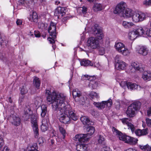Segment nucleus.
Wrapping results in <instances>:
<instances>
[{
  "label": "nucleus",
  "instance_id": "obj_1",
  "mask_svg": "<svg viewBox=\"0 0 151 151\" xmlns=\"http://www.w3.org/2000/svg\"><path fill=\"white\" fill-rule=\"evenodd\" d=\"M45 95L47 102L52 104V109L55 110H60V111L65 112L68 113V116L71 120V119L76 121L78 119L75 111L72 109L70 105H66L64 103L66 96L60 93H56L53 91L46 90Z\"/></svg>",
  "mask_w": 151,
  "mask_h": 151
},
{
  "label": "nucleus",
  "instance_id": "obj_2",
  "mask_svg": "<svg viewBox=\"0 0 151 151\" xmlns=\"http://www.w3.org/2000/svg\"><path fill=\"white\" fill-rule=\"evenodd\" d=\"M92 33L95 35L96 38L92 37L88 38L87 41V46L92 49L98 48L99 47V40H101L103 37L102 29L99 26L96 24L92 28Z\"/></svg>",
  "mask_w": 151,
  "mask_h": 151
},
{
  "label": "nucleus",
  "instance_id": "obj_3",
  "mask_svg": "<svg viewBox=\"0 0 151 151\" xmlns=\"http://www.w3.org/2000/svg\"><path fill=\"white\" fill-rule=\"evenodd\" d=\"M24 114L23 117L24 120L27 121L30 118L32 127L35 138H38L39 136V129L38 127L37 116L35 115L32 114V112L29 106H26L24 107Z\"/></svg>",
  "mask_w": 151,
  "mask_h": 151
},
{
  "label": "nucleus",
  "instance_id": "obj_4",
  "mask_svg": "<svg viewBox=\"0 0 151 151\" xmlns=\"http://www.w3.org/2000/svg\"><path fill=\"white\" fill-rule=\"evenodd\" d=\"M141 105V104L139 101H135L131 104L126 112L127 116L130 118L134 117L136 112L140 109Z\"/></svg>",
  "mask_w": 151,
  "mask_h": 151
},
{
  "label": "nucleus",
  "instance_id": "obj_5",
  "mask_svg": "<svg viewBox=\"0 0 151 151\" xmlns=\"http://www.w3.org/2000/svg\"><path fill=\"white\" fill-rule=\"evenodd\" d=\"M115 46L116 50L124 55L126 56L129 54L128 50L125 48L124 45L122 43L119 42H116Z\"/></svg>",
  "mask_w": 151,
  "mask_h": 151
},
{
  "label": "nucleus",
  "instance_id": "obj_6",
  "mask_svg": "<svg viewBox=\"0 0 151 151\" xmlns=\"http://www.w3.org/2000/svg\"><path fill=\"white\" fill-rule=\"evenodd\" d=\"M95 78L93 76H89L88 75H85L81 77L82 80H88L90 81L88 85L89 87L92 89L96 88L98 86V84L96 81H93Z\"/></svg>",
  "mask_w": 151,
  "mask_h": 151
},
{
  "label": "nucleus",
  "instance_id": "obj_7",
  "mask_svg": "<svg viewBox=\"0 0 151 151\" xmlns=\"http://www.w3.org/2000/svg\"><path fill=\"white\" fill-rule=\"evenodd\" d=\"M93 104L99 109H102L104 108L105 106L108 107L111 106L112 104V100L109 99L108 101H102L101 102H94Z\"/></svg>",
  "mask_w": 151,
  "mask_h": 151
},
{
  "label": "nucleus",
  "instance_id": "obj_8",
  "mask_svg": "<svg viewBox=\"0 0 151 151\" xmlns=\"http://www.w3.org/2000/svg\"><path fill=\"white\" fill-rule=\"evenodd\" d=\"M126 4L125 3H121L116 6L114 12L115 14H117L121 17L123 16Z\"/></svg>",
  "mask_w": 151,
  "mask_h": 151
},
{
  "label": "nucleus",
  "instance_id": "obj_9",
  "mask_svg": "<svg viewBox=\"0 0 151 151\" xmlns=\"http://www.w3.org/2000/svg\"><path fill=\"white\" fill-rule=\"evenodd\" d=\"M55 25L56 24L55 23L51 22L48 30L50 35L51 36L52 39L53 41V43L55 42L54 39L56 38Z\"/></svg>",
  "mask_w": 151,
  "mask_h": 151
},
{
  "label": "nucleus",
  "instance_id": "obj_10",
  "mask_svg": "<svg viewBox=\"0 0 151 151\" xmlns=\"http://www.w3.org/2000/svg\"><path fill=\"white\" fill-rule=\"evenodd\" d=\"M132 20L135 22L142 21L147 17L145 14L142 13H134V12L132 16Z\"/></svg>",
  "mask_w": 151,
  "mask_h": 151
},
{
  "label": "nucleus",
  "instance_id": "obj_11",
  "mask_svg": "<svg viewBox=\"0 0 151 151\" xmlns=\"http://www.w3.org/2000/svg\"><path fill=\"white\" fill-rule=\"evenodd\" d=\"M60 121L65 124H68L71 123V120L69 118L68 114L66 112L60 114L58 116Z\"/></svg>",
  "mask_w": 151,
  "mask_h": 151
},
{
  "label": "nucleus",
  "instance_id": "obj_12",
  "mask_svg": "<svg viewBox=\"0 0 151 151\" xmlns=\"http://www.w3.org/2000/svg\"><path fill=\"white\" fill-rule=\"evenodd\" d=\"M112 130L119 136V138L120 140H122L124 141L125 142L128 144L129 140V136L125 135H123L122 132L114 127L113 128Z\"/></svg>",
  "mask_w": 151,
  "mask_h": 151
},
{
  "label": "nucleus",
  "instance_id": "obj_13",
  "mask_svg": "<svg viewBox=\"0 0 151 151\" xmlns=\"http://www.w3.org/2000/svg\"><path fill=\"white\" fill-rule=\"evenodd\" d=\"M112 130L119 136V138L120 140H122L124 141L125 142L128 144L129 140V136L125 135H123L122 132L114 127L113 128Z\"/></svg>",
  "mask_w": 151,
  "mask_h": 151
},
{
  "label": "nucleus",
  "instance_id": "obj_14",
  "mask_svg": "<svg viewBox=\"0 0 151 151\" xmlns=\"http://www.w3.org/2000/svg\"><path fill=\"white\" fill-rule=\"evenodd\" d=\"M88 136L86 134H78L75 136L74 140L80 142H84L88 140Z\"/></svg>",
  "mask_w": 151,
  "mask_h": 151
},
{
  "label": "nucleus",
  "instance_id": "obj_15",
  "mask_svg": "<svg viewBox=\"0 0 151 151\" xmlns=\"http://www.w3.org/2000/svg\"><path fill=\"white\" fill-rule=\"evenodd\" d=\"M121 120L124 124H126L127 125L128 127V129H130L131 130L132 133H133L134 131L135 126L133 124L129 122V121L131 120V119L127 118H124L121 119Z\"/></svg>",
  "mask_w": 151,
  "mask_h": 151
},
{
  "label": "nucleus",
  "instance_id": "obj_16",
  "mask_svg": "<svg viewBox=\"0 0 151 151\" xmlns=\"http://www.w3.org/2000/svg\"><path fill=\"white\" fill-rule=\"evenodd\" d=\"M66 8L65 7L59 6L55 10L54 15L55 16H60L63 17L65 14Z\"/></svg>",
  "mask_w": 151,
  "mask_h": 151
},
{
  "label": "nucleus",
  "instance_id": "obj_17",
  "mask_svg": "<svg viewBox=\"0 0 151 151\" xmlns=\"http://www.w3.org/2000/svg\"><path fill=\"white\" fill-rule=\"evenodd\" d=\"M134 132L137 136L140 137L147 135L148 134V129L147 128L143 129H137L136 130L135 127L133 133Z\"/></svg>",
  "mask_w": 151,
  "mask_h": 151
},
{
  "label": "nucleus",
  "instance_id": "obj_18",
  "mask_svg": "<svg viewBox=\"0 0 151 151\" xmlns=\"http://www.w3.org/2000/svg\"><path fill=\"white\" fill-rule=\"evenodd\" d=\"M10 121L12 124L16 126H19L21 123V119L19 117L14 115L10 118Z\"/></svg>",
  "mask_w": 151,
  "mask_h": 151
},
{
  "label": "nucleus",
  "instance_id": "obj_19",
  "mask_svg": "<svg viewBox=\"0 0 151 151\" xmlns=\"http://www.w3.org/2000/svg\"><path fill=\"white\" fill-rule=\"evenodd\" d=\"M131 65L136 70L142 72L144 70L143 65L141 63L137 62H134L131 64Z\"/></svg>",
  "mask_w": 151,
  "mask_h": 151
},
{
  "label": "nucleus",
  "instance_id": "obj_20",
  "mask_svg": "<svg viewBox=\"0 0 151 151\" xmlns=\"http://www.w3.org/2000/svg\"><path fill=\"white\" fill-rule=\"evenodd\" d=\"M19 2L21 5L26 7L34 4V0H19Z\"/></svg>",
  "mask_w": 151,
  "mask_h": 151
},
{
  "label": "nucleus",
  "instance_id": "obj_21",
  "mask_svg": "<svg viewBox=\"0 0 151 151\" xmlns=\"http://www.w3.org/2000/svg\"><path fill=\"white\" fill-rule=\"evenodd\" d=\"M49 121L47 119H44L42 121V124L41 126V129L42 132H45L48 128Z\"/></svg>",
  "mask_w": 151,
  "mask_h": 151
},
{
  "label": "nucleus",
  "instance_id": "obj_22",
  "mask_svg": "<svg viewBox=\"0 0 151 151\" xmlns=\"http://www.w3.org/2000/svg\"><path fill=\"white\" fill-rule=\"evenodd\" d=\"M80 120L84 125H93V122L91 121L87 116H84L80 118Z\"/></svg>",
  "mask_w": 151,
  "mask_h": 151
},
{
  "label": "nucleus",
  "instance_id": "obj_23",
  "mask_svg": "<svg viewBox=\"0 0 151 151\" xmlns=\"http://www.w3.org/2000/svg\"><path fill=\"white\" fill-rule=\"evenodd\" d=\"M125 84L126 85L128 88L131 90L138 89V87H139V88H140L139 86L137 85L135 83L132 82H126L125 83Z\"/></svg>",
  "mask_w": 151,
  "mask_h": 151
},
{
  "label": "nucleus",
  "instance_id": "obj_24",
  "mask_svg": "<svg viewBox=\"0 0 151 151\" xmlns=\"http://www.w3.org/2000/svg\"><path fill=\"white\" fill-rule=\"evenodd\" d=\"M142 78L144 81L150 80L151 79V72L149 71H144L142 73Z\"/></svg>",
  "mask_w": 151,
  "mask_h": 151
},
{
  "label": "nucleus",
  "instance_id": "obj_25",
  "mask_svg": "<svg viewBox=\"0 0 151 151\" xmlns=\"http://www.w3.org/2000/svg\"><path fill=\"white\" fill-rule=\"evenodd\" d=\"M77 151H88L87 145L84 144H78L76 146Z\"/></svg>",
  "mask_w": 151,
  "mask_h": 151
},
{
  "label": "nucleus",
  "instance_id": "obj_26",
  "mask_svg": "<svg viewBox=\"0 0 151 151\" xmlns=\"http://www.w3.org/2000/svg\"><path fill=\"white\" fill-rule=\"evenodd\" d=\"M29 20L31 22H37L38 21V17L36 12H33L28 17Z\"/></svg>",
  "mask_w": 151,
  "mask_h": 151
},
{
  "label": "nucleus",
  "instance_id": "obj_27",
  "mask_svg": "<svg viewBox=\"0 0 151 151\" xmlns=\"http://www.w3.org/2000/svg\"><path fill=\"white\" fill-rule=\"evenodd\" d=\"M81 65L84 66H93V63L91 61L86 59H83L80 62Z\"/></svg>",
  "mask_w": 151,
  "mask_h": 151
},
{
  "label": "nucleus",
  "instance_id": "obj_28",
  "mask_svg": "<svg viewBox=\"0 0 151 151\" xmlns=\"http://www.w3.org/2000/svg\"><path fill=\"white\" fill-rule=\"evenodd\" d=\"M115 66L118 70H123L126 66V64L124 62L121 61L116 64H115Z\"/></svg>",
  "mask_w": 151,
  "mask_h": 151
},
{
  "label": "nucleus",
  "instance_id": "obj_29",
  "mask_svg": "<svg viewBox=\"0 0 151 151\" xmlns=\"http://www.w3.org/2000/svg\"><path fill=\"white\" fill-rule=\"evenodd\" d=\"M134 12L131 9H127L125 11V12H124L123 16L122 17L124 18H128L132 17Z\"/></svg>",
  "mask_w": 151,
  "mask_h": 151
},
{
  "label": "nucleus",
  "instance_id": "obj_30",
  "mask_svg": "<svg viewBox=\"0 0 151 151\" xmlns=\"http://www.w3.org/2000/svg\"><path fill=\"white\" fill-rule=\"evenodd\" d=\"M73 98L74 99L77 98H79L82 96L81 91L78 89H75L73 90L72 93Z\"/></svg>",
  "mask_w": 151,
  "mask_h": 151
},
{
  "label": "nucleus",
  "instance_id": "obj_31",
  "mask_svg": "<svg viewBox=\"0 0 151 151\" xmlns=\"http://www.w3.org/2000/svg\"><path fill=\"white\" fill-rule=\"evenodd\" d=\"M136 32L137 36H141L143 35H145V30L141 27H138L134 30Z\"/></svg>",
  "mask_w": 151,
  "mask_h": 151
},
{
  "label": "nucleus",
  "instance_id": "obj_32",
  "mask_svg": "<svg viewBox=\"0 0 151 151\" xmlns=\"http://www.w3.org/2000/svg\"><path fill=\"white\" fill-rule=\"evenodd\" d=\"M95 131L94 127L93 126H89L86 129L87 135L91 136L93 134Z\"/></svg>",
  "mask_w": 151,
  "mask_h": 151
},
{
  "label": "nucleus",
  "instance_id": "obj_33",
  "mask_svg": "<svg viewBox=\"0 0 151 151\" xmlns=\"http://www.w3.org/2000/svg\"><path fill=\"white\" fill-rule=\"evenodd\" d=\"M137 51L139 54L144 56L146 55L147 53V51L146 48L144 47L138 49Z\"/></svg>",
  "mask_w": 151,
  "mask_h": 151
},
{
  "label": "nucleus",
  "instance_id": "obj_34",
  "mask_svg": "<svg viewBox=\"0 0 151 151\" xmlns=\"http://www.w3.org/2000/svg\"><path fill=\"white\" fill-rule=\"evenodd\" d=\"M138 36L134 30L129 32L128 34V37L131 40H134Z\"/></svg>",
  "mask_w": 151,
  "mask_h": 151
},
{
  "label": "nucleus",
  "instance_id": "obj_35",
  "mask_svg": "<svg viewBox=\"0 0 151 151\" xmlns=\"http://www.w3.org/2000/svg\"><path fill=\"white\" fill-rule=\"evenodd\" d=\"M20 93L22 95L26 94L28 91V88L26 85H24L20 88Z\"/></svg>",
  "mask_w": 151,
  "mask_h": 151
},
{
  "label": "nucleus",
  "instance_id": "obj_36",
  "mask_svg": "<svg viewBox=\"0 0 151 151\" xmlns=\"http://www.w3.org/2000/svg\"><path fill=\"white\" fill-rule=\"evenodd\" d=\"M139 147L143 151H150L151 150V147L147 144L145 145H139Z\"/></svg>",
  "mask_w": 151,
  "mask_h": 151
},
{
  "label": "nucleus",
  "instance_id": "obj_37",
  "mask_svg": "<svg viewBox=\"0 0 151 151\" xmlns=\"http://www.w3.org/2000/svg\"><path fill=\"white\" fill-rule=\"evenodd\" d=\"M123 26L125 28L128 29L131 27L134 24L130 22H128L123 21L122 23Z\"/></svg>",
  "mask_w": 151,
  "mask_h": 151
},
{
  "label": "nucleus",
  "instance_id": "obj_38",
  "mask_svg": "<svg viewBox=\"0 0 151 151\" xmlns=\"http://www.w3.org/2000/svg\"><path fill=\"white\" fill-rule=\"evenodd\" d=\"M93 8L95 11H101L103 9L102 5L100 4H94Z\"/></svg>",
  "mask_w": 151,
  "mask_h": 151
},
{
  "label": "nucleus",
  "instance_id": "obj_39",
  "mask_svg": "<svg viewBox=\"0 0 151 151\" xmlns=\"http://www.w3.org/2000/svg\"><path fill=\"white\" fill-rule=\"evenodd\" d=\"M42 112L41 115L42 117L45 116L47 113V106L45 105H42L41 106Z\"/></svg>",
  "mask_w": 151,
  "mask_h": 151
},
{
  "label": "nucleus",
  "instance_id": "obj_40",
  "mask_svg": "<svg viewBox=\"0 0 151 151\" xmlns=\"http://www.w3.org/2000/svg\"><path fill=\"white\" fill-rule=\"evenodd\" d=\"M35 86L37 88H39L40 85V82L39 78L36 77L35 78L33 81Z\"/></svg>",
  "mask_w": 151,
  "mask_h": 151
},
{
  "label": "nucleus",
  "instance_id": "obj_41",
  "mask_svg": "<svg viewBox=\"0 0 151 151\" xmlns=\"http://www.w3.org/2000/svg\"><path fill=\"white\" fill-rule=\"evenodd\" d=\"M59 129L60 132L62 135L63 138L64 139L65 137L66 134V132L65 130L63 127L60 126H59Z\"/></svg>",
  "mask_w": 151,
  "mask_h": 151
},
{
  "label": "nucleus",
  "instance_id": "obj_42",
  "mask_svg": "<svg viewBox=\"0 0 151 151\" xmlns=\"http://www.w3.org/2000/svg\"><path fill=\"white\" fill-rule=\"evenodd\" d=\"M98 142L101 144L105 145V139L103 136L100 135L99 136V139H98Z\"/></svg>",
  "mask_w": 151,
  "mask_h": 151
},
{
  "label": "nucleus",
  "instance_id": "obj_43",
  "mask_svg": "<svg viewBox=\"0 0 151 151\" xmlns=\"http://www.w3.org/2000/svg\"><path fill=\"white\" fill-rule=\"evenodd\" d=\"M89 95L90 97H91L93 99L95 97L96 98H98L99 97L98 94L96 92L93 91L89 93Z\"/></svg>",
  "mask_w": 151,
  "mask_h": 151
},
{
  "label": "nucleus",
  "instance_id": "obj_44",
  "mask_svg": "<svg viewBox=\"0 0 151 151\" xmlns=\"http://www.w3.org/2000/svg\"><path fill=\"white\" fill-rule=\"evenodd\" d=\"M145 36L151 37V28H146L145 29Z\"/></svg>",
  "mask_w": 151,
  "mask_h": 151
},
{
  "label": "nucleus",
  "instance_id": "obj_45",
  "mask_svg": "<svg viewBox=\"0 0 151 151\" xmlns=\"http://www.w3.org/2000/svg\"><path fill=\"white\" fill-rule=\"evenodd\" d=\"M48 40L50 42V43L52 44V47L54 50H55L56 48L55 45L54 44L55 41V39H54L55 42L53 43V41L52 39V37H49L47 38Z\"/></svg>",
  "mask_w": 151,
  "mask_h": 151
},
{
  "label": "nucleus",
  "instance_id": "obj_46",
  "mask_svg": "<svg viewBox=\"0 0 151 151\" xmlns=\"http://www.w3.org/2000/svg\"><path fill=\"white\" fill-rule=\"evenodd\" d=\"M138 141L137 139L132 137L129 144L133 145H135L137 143Z\"/></svg>",
  "mask_w": 151,
  "mask_h": 151
},
{
  "label": "nucleus",
  "instance_id": "obj_47",
  "mask_svg": "<svg viewBox=\"0 0 151 151\" xmlns=\"http://www.w3.org/2000/svg\"><path fill=\"white\" fill-rule=\"evenodd\" d=\"M115 64L118 63L119 62L122 61L121 60V56L119 55H117L114 58Z\"/></svg>",
  "mask_w": 151,
  "mask_h": 151
},
{
  "label": "nucleus",
  "instance_id": "obj_48",
  "mask_svg": "<svg viewBox=\"0 0 151 151\" xmlns=\"http://www.w3.org/2000/svg\"><path fill=\"white\" fill-rule=\"evenodd\" d=\"M105 50L103 47H99V52L100 55H103L105 53Z\"/></svg>",
  "mask_w": 151,
  "mask_h": 151
},
{
  "label": "nucleus",
  "instance_id": "obj_49",
  "mask_svg": "<svg viewBox=\"0 0 151 151\" xmlns=\"http://www.w3.org/2000/svg\"><path fill=\"white\" fill-rule=\"evenodd\" d=\"M0 39L1 40L2 42H0V45L2 46V45H6L7 42L6 41V40H3V39H2V37L1 36V33H0Z\"/></svg>",
  "mask_w": 151,
  "mask_h": 151
},
{
  "label": "nucleus",
  "instance_id": "obj_50",
  "mask_svg": "<svg viewBox=\"0 0 151 151\" xmlns=\"http://www.w3.org/2000/svg\"><path fill=\"white\" fill-rule=\"evenodd\" d=\"M143 4L146 6H151V0H145L144 1Z\"/></svg>",
  "mask_w": 151,
  "mask_h": 151
},
{
  "label": "nucleus",
  "instance_id": "obj_51",
  "mask_svg": "<svg viewBox=\"0 0 151 151\" xmlns=\"http://www.w3.org/2000/svg\"><path fill=\"white\" fill-rule=\"evenodd\" d=\"M147 115L148 116H151V106H149L147 109Z\"/></svg>",
  "mask_w": 151,
  "mask_h": 151
},
{
  "label": "nucleus",
  "instance_id": "obj_52",
  "mask_svg": "<svg viewBox=\"0 0 151 151\" xmlns=\"http://www.w3.org/2000/svg\"><path fill=\"white\" fill-rule=\"evenodd\" d=\"M100 151H111L109 147L107 146L103 147L101 149Z\"/></svg>",
  "mask_w": 151,
  "mask_h": 151
},
{
  "label": "nucleus",
  "instance_id": "obj_53",
  "mask_svg": "<svg viewBox=\"0 0 151 151\" xmlns=\"http://www.w3.org/2000/svg\"><path fill=\"white\" fill-rule=\"evenodd\" d=\"M145 120L147 126L151 127V119L148 118H146Z\"/></svg>",
  "mask_w": 151,
  "mask_h": 151
},
{
  "label": "nucleus",
  "instance_id": "obj_54",
  "mask_svg": "<svg viewBox=\"0 0 151 151\" xmlns=\"http://www.w3.org/2000/svg\"><path fill=\"white\" fill-rule=\"evenodd\" d=\"M4 144L3 139L1 135H0V150L1 149Z\"/></svg>",
  "mask_w": 151,
  "mask_h": 151
},
{
  "label": "nucleus",
  "instance_id": "obj_55",
  "mask_svg": "<svg viewBox=\"0 0 151 151\" xmlns=\"http://www.w3.org/2000/svg\"><path fill=\"white\" fill-rule=\"evenodd\" d=\"M116 108L119 109L120 108V103L119 101H117L115 103Z\"/></svg>",
  "mask_w": 151,
  "mask_h": 151
},
{
  "label": "nucleus",
  "instance_id": "obj_56",
  "mask_svg": "<svg viewBox=\"0 0 151 151\" xmlns=\"http://www.w3.org/2000/svg\"><path fill=\"white\" fill-rule=\"evenodd\" d=\"M44 138L42 137H39L38 139V142L39 145H42L44 142Z\"/></svg>",
  "mask_w": 151,
  "mask_h": 151
},
{
  "label": "nucleus",
  "instance_id": "obj_57",
  "mask_svg": "<svg viewBox=\"0 0 151 151\" xmlns=\"http://www.w3.org/2000/svg\"><path fill=\"white\" fill-rule=\"evenodd\" d=\"M90 112L91 114L95 117H96L97 116L98 113L93 110H91L90 111Z\"/></svg>",
  "mask_w": 151,
  "mask_h": 151
},
{
  "label": "nucleus",
  "instance_id": "obj_58",
  "mask_svg": "<svg viewBox=\"0 0 151 151\" xmlns=\"http://www.w3.org/2000/svg\"><path fill=\"white\" fill-rule=\"evenodd\" d=\"M45 23H41L39 24L38 27L41 29H45Z\"/></svg>",
  "mask_w": 151,
  "mask_h": 151
},
{
  "label": "nucleus",
  "instance_id": "obj_59",
  "mask_svg": "<svg viewBox=\"0 0 151 151\" xmlns=\"http://www.w3.org/2000/svg\"><path fill=\"white\" fill-rule=\"evenodd\" d=\"M82 9H81L82 12L83 13H86L87 11V8L85 6H83L81 8Z\"/></svg>",
  "mask_w": 151,
  "mask_h": 151
},
{
  "label": "nucleus",
  "instance_id": "obj_60",
  "mask_svg": "<svg viewBox=\"0 0 151 151\" xmlns=\"http://www.w3.org/2000/svg\"><path fill=\"white\" fill-rule=\"evenodd\" d=\"M34 35L35 37H39L40 36V35L39 32L35 31Z\"/></svg>",
  "mask_w": 151,
  "mask_h": 151
},
{
  "label": "nucleus",
  "instance_id": "obj_61",
  "mask_svg": "<svg viewBox=\"0 0 151 151\" xmlns=\"http://www.w3.org/2000/svg\"><path fill=\"white\" fill-rule=\"evenodd\" d=\"M32 148L33 149H36L37 150V143L34 144L33 145H32L31 147H30V148L29 149H31Z\"/></svg>",
  "mask_w": 151,
  "mask_h": 151
},
{
  "label": "nucleus",
  "instance_id": "obj_62",
  "mask_svg": "<svg viewBox=\"0 0 151 151\" xmlns=\"http://www.w3.org/2000/svg\"><path fill=\"white\" fill-rule=\"evenodd\" d=\"M22 21L20 20H17L16 21V23L17 25L21 24H22Z\"/></svg>",
  "mask_w": 151,
  "mask_h": 151
},
{
  "label": "nucleus",
  "instance_id": "obj_63",
  "mask_svg": "<svg viewBox=\"0 0 151 151\" xmlns=\"http://www.w3.org/2000/svg\"><path fill=\"white\" fill-rule=\"evenodd\" d=\"M126 151H137L136 149H134L130 148L126 150Z\"/></svg>",
  "mask_w": 151,
  "mask_h": 151
},
{
  "label": "nucleus",
  "instance_id": "obj_64",
  "mask_svg": "<svg viewBox=\"0 0 151 151\" xmlns=\"http://www.w3.org/2000/svg\"><path fill=\"white\" fill-rule=\"evenodd\" d=\"M60 4L61 2L59 1H57L55 2V4L57 5H58V4Z\"/></svg>",
  "mask_w": 151,
  "mask_h": 151
}]
</instances>
